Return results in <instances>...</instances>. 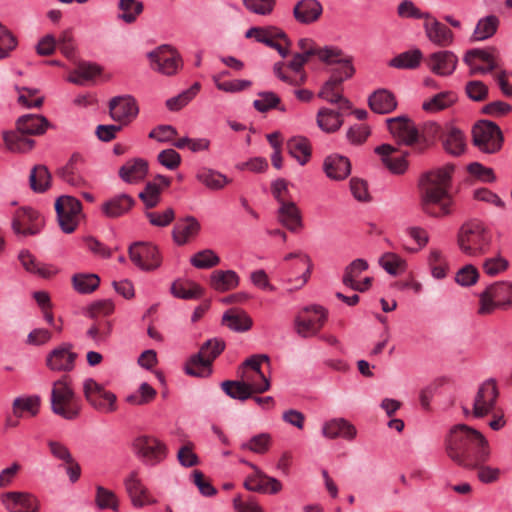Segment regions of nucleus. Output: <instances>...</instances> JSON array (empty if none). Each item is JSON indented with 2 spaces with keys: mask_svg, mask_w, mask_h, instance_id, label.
<instances>
[{
  "mask_svg": "<svg viewBox=\"0 0 512 512\" xmlns=\"http://www.w3.org/2000/svg\"><path fill=\"white\" fill-rule=\"evenodd\" d=\"M445 449L453 462L465 467L484 463L491 456L490 445L484 435L465 424L450 429L445 439Z\"/></svg>",
  "mask_w": 512,
  "mask_h": 512,
  "instance_id": "1",
  "label": "nucleus"
},
{
  "mask_svg": "<svg viewBox=\"0 0 512 512\" xmlns=\"http://www.w3.org/2000/svg\"><path fill=\"white\" fill-rule=\"evenodd\" d=\"M454 168L445 166L426 173L420 180V206L433 218H444L453 212L454 200L449 189Z\"/></svg>",
  "mask_w": 512,
  "mask_h": 512,
  "instance_id": "2",
  "label": "nucleus"
},
{
  "mask_svg": "<svg viewBox=\"0 0 512 512\" xmlns=\"http://www.w3.org/2000/svg\"><path fill=\"white\" fill-rule=\"evenodd\" d=\"M492 242L491 230L479 220L465 222L457 233V246L468 257L478 258L487 254Z\"/></svg>",
  "mask_w": 512,
  "mask_h": 512,
  "instance_id": "3",
  "label": "nucleus"
},
{
  "mask_svg": "<svg viewBox=\"0 0 512 512\" xmlns=\"http://www.w3.org/2000/svg\"><path fill=\"white\" fill-rule=\"evenodd\" d=\"M51 410L66 420H74L80 415L81 400L76 396L67 376L55 381L51 390Z\"/></svg>",
  "mask_w": 512,
  "mask_h": 512,
  "instance_id": "4",
  "label": "nucleus"
},
{
  "mask_svg": "<svg viewBox=\"0 0 512 512\" xmlns=\"http://www.w3.org/2000/svg\"><path fill=\"white\" fill-rule=\"evenodd\" d=\"M477 313L481 316L491 315L496 310L512 308V282L497 281L489 284L478 294Z\"/></svg>",
  "mask_w": 512,
  "mask_h": 512,
  "instance_id": "5",
  "label": "nucleus"
},
{
  "mask_svg": "<svg viewBox=\"0 0 512 512\" xmlns=\"http://www.w3.org/2000/svg\"><path fill=\"white\" fill-rule=\"evenodd\" d=\"M225 349V342L220 338H212L202 344L198 353L192 355L185 363L186 374L195 377H207L212 373V362Z\"/></svg>",
  "mask_w": 512,
  "mask_h": 512,
  "instance_id": "6",
  "label": "nucleus"
},
{
  "mask_svg": "<svg viewBox=\"0 0 512 512\" xmlns=\"http://www.w3.org/2000/svg\"><path fill=\"white\" fill-rule=\"evenodd\" d=\"M327 320V311L319 305L304 307L294 319L296 333L302 338L315 336Z\"/></svg>",
  "mask_w": 512,
  "mask_h": 512,
  "instance_id": "7",
  "label": "nucleus"
},
{
  "mask_svg": "<svg viewBox=\"0 0 512 512\" xmlns=\"http://www.w3.org/2000/svg\"><path fill=\"white\" fill-rule=\"evenodd\" d=\"M472 136L474 145L483 153H495L502 146L501 130L491 121L482 120L476 123L472 129Z\"/></svg>",
  "mask_w": 512,
  "mask_h": 512,
  "instance_id": "8",
  "label": "nucleus"
},
{
  "mask_svg": "<svg viewBox=\"0 0 512 512\" xmlns=\"http://www.w3.org/2000/svg\"><path fill=\"white\" fill-rule=\"evenodd\" d=\"M44 217L31 207H21L13 215L11 227L19 238L34 236L44 227Z\"/></svg>",
  "mask_w": 512,
  "mask_h": 512,
  "instance_id": "9",
  "label": "nucleus"
},
{
  "mask_svg": "<svg viewBox=\"0 0 512 512\" xmlns=\"http://www.w3.org/2000/svg\"><path fill=\"white\" fill-rule=\"evenodd\" d=\"M83 393L87 402L99 412L111 413L117 409L116 395L92 378L83 381Z\"/></svg>",
  "mask_w": 512,
  "mask_h": 512,
  "instance_id": "10",
  "label": "nucleus"
},
{
  "mask_svg": "<svg viewBox=\"0 0 512 512\" xmlns=\"http://www.w3.org/2000/svg\"><path fill=\"white\" fill-rule=\"evenodd\" d=\"M135 455L148 466L160 464L167 456V447L153 436H139L133 441Z\"/></svg>",
  "mask_w": 512,
  "mask_h": 512,
  "instance_id": "11",
  "label": "nucleus"
},
{
  "mask_svg": "<svg viewBox=\"0 0 512 512\" xmlns=\"http://www.w3.org/2000/svg\"><path fill=\"white\" fill-rule=\"evenodd\" d=\"M81 202L68 195H62L55 202V210L61 230L70 234L75 231L79 223Z\"/></svg>",
  "mask_w": 512,
  "mask_h": 512,
  "instance_id": "12",
  "label": "nucleus"
},
{
  "mask_svg": "<svg viewBox=\"0 0 512 512\" xmlns=\"http://www.w3.org/2000/svg\"><path fill=\"white\" fill-rule=\"evenodd\" d=\"M387 125L390 133L399 142L409 146L415 145L418 151L426 148V141L420 140L416 126L409 118L405 116L389 118L387 119Z\"/></svg>",
  "mask_w": 512,
  "mask_h": 512,
  "instance_id": "13",
  "label": "nucleus"
},
{
  "mask_svg": "<svg viewBox=\"0 0 512 512\" xmlns=\"http://www.w3.org/2000/svg\"><path fill=\"white\" fill-rule=\"evenodd\" d=\"M245 36L276 49L282 57H286L289 53L290 42L286 34L276 27H251Z\"/></svg>",
  "mask_w": 512,
  "mask_h": 512,
  "instance_id": "14",
  "label": "nucleus"
},
{
  "mask_svg": "<svg viewBox=\"0 0 512 512\" xmlns=\"http://www.w3.org/2000/svg\"><path fill=\"white\" fill-rule=\"evenodd\" d=\"M151 67L167 76L174 75L182 66L179 53L169 45H162L148 53Z\"/></svg>",
  "mask_w": 512,
  "mask_h": 512,
  "instance_id": "15",
  "label": "nucleus"
},
{
  "mask_svg": "<svg viewBox=\"0 0 512 512\" xmlns=\"http://www.w3.org/2000/svg\"><path fill=\"white\" fill-rule=\"evenodd\" d=\"M131 261L141 270H155L161 265L158 248L146 242H136L129 247Z\"/></svg>",
  "mask_w": 512,
  "mask_h": 512,
  "instance_id": "16",
  "label": "nucleus"
},
{
  "mask_svg": "<svg viewBox=\"0 0 512 512\" xmlns=\"http://www.w3.org/2000/svg\"><path fill=\"white\" fill-rule=\"evenodd\" d=\"M354 74V67L352 64H344V75L333 74L330 80H328L319 92V97L332 104H340L341 108H349L350 102L342 96L340 89L341 83L350 78Z\"/></svg>",
  "mask_w": 512,
  "mask_h": 512,
  "instance_id": "17",
  "label": "nucleus"
},
{
  "mask_svg": "<svg viewBox=\"0 0 512 512\" xmlns=\"http://www.w3.org/2000/svg\"><path fill=\"white\" fill-rule=\"evenodd\" d=\"M111 118L121 125L131 123L139 113L136 100L130 95L113 97L109 102Z\"/></svg>",
  "mask_w": 512,
  "mask_h": 512,
  "instance_id": "18",
  "label": "nucleus"
},
{
  "mask_svg": "<svg viewBox=\"0 0 512 512\" xmlns=\"http://www.w3.org/2000/svg\"><path fill=\"white\" fill-rule=\"evenodd\" d=\"M498 397V389L496 382L493 379L484 381L475 396L473 403V415L481 418L491 413L495 407Z\"/></svg>",
  "mask_w": 512,
  "mask_h": 512,
  "instance_id": "19",
  "label": "nucleus"
},
{
  "mask_svg": "<svg viewBox=\"0 0 512 512\" xmlns=\"http://www.w3.org/2000/svg\"><path fill=\"white\" fill-rule=\"evenodd\" d=\"M294 262L289 267L288 281L295 282V288L304 286L311 274L312 263L308 255L297 252L289 253L284 257V261Z\"/></svg>",
  "mask_w": 512,
  "mask_h": 512,
  "instance_id": "20",
  "label": "nucleus"
},
{
  "mask_svg": "<svg viewBox=\"0 0 512 512\" xmlns=\"http://www.w3.org/2000/svg\"><path fill=\"white\" fill-rule=\"evenodd\" d=\"M463 60L469 66L470 75L487 74L496 68L495 56L491 50H469Z\"/></svg>",
  "mask_w": 512,
  "mask_h": 512,
  "instance_id": "21",
  "label": "nucleus"
},
{
  "mask_svg": "<svg viewBox=\"0 0 512 512\" xmlns=\"http://www.w3.org/2000/svg\"><path fill=\"white\" fill-rule=\"evenodd\" d=\"M375 153L381 157L382 163L393 174H402L407 170L406 155L399 153L394 146L382 144L375 148Z\"/></svg>",
  "mask_w": 512,
  "mask_h": 512,
  "instance_id": "22",
  "label": "nucleus"
},
{
  "mask_svg": "<svg viewBox=\"0 0 512 512\" xmlns=\"http://www.w3.org/2000/svg\"><path fill=\"white\" fill-rule=\"evenodd\" d=\"M124 486L133 506L143 507L146 504L155 502L149 499V491L143 484L137 471H131L125 477Z\"/></svg>",
  "mask_w": 512,
  "mask_h": 512,
  "instance_id": "23",
  "label": "nucleus"
},
{
  "mask_svg": "<svg viewBox=\"0 0 512 512\" xmlns=\"http://www.w3.org/2000/svg\"><path fill=\"white\" fill-rule=\"evenodd\" d=\"M1 501L10 512H38L36 498L28 493L8 492L2 495Z\"/></svg>",
  "mask_w": 512,
  "mask_h": 512,
  "instance_id": "24",
  "label": "nucleus"
},
{
  "mask_svg": "<svg viewBox=\"0 0 512 512\" xmlns=\"http://www.w3.org/2000/svg\"><path fill=\"white\" fill-rule=\"evenodd\" d=\"M426 37L439 47H447L453 42V32L430 14L424 23Z\"/></svg>",
  "mask_w": 512,
  "mask_h": 512,
  "instance_id": "25",
  "label": "nucleus"
},
{
  "mask_svg": "<svg viewBox=\"0 0 512 512\" xmlns=\"http://www.w3.org/2000/svg\"><path fill=\"white\" fill-rule=\"evenodd\" d=\"M269 362L267 355H254L245 360L244 365L252 369V374L247 375L248 381L253 383L254 391L256 393H263L270 388L269 379L261 371V364Z\"/></svg>",
  "mask_w": 512,
  "mask_h": 512,
  "instance_id": "26",
  "label": "nucleus"
},
{
  "mask_svg": "<svg viewBox=\"0 0 512 512\" xmlns=\"http://www.w3.org/2000/svg\"><path fill=\"white\" fill-rule=\"evenodd\" d=\"M427 63L433 73L439 76H449L455 71L458 58L453 52L444 50L431 54Z\"/></svg>",
  "mask_w": 512,
  "mask_h": 512,
  "instance_id": "27",
  "label": "nucleus"
},
{
  "mask_svg": "<svg viewBox=\"0 0 512 512\" xmlns=\"http://www.w3.org/2000/svg\"><path fill=\"white\" fill-rule=\"evenodd\" d=\"M323 170L328 178L340 181L350 175L351 163L346 156L331 154L324 159Z\"/></svg>",
  "mask_w": 512,
  "mask_h": 512,
  "instance_id": "28",
  "label": "nucleus"
},
{
  "mask_svg": "<svg viewBox=\"0 0 512 512\" xmlns=\"http://www.w3.org/2000/svg\"><path fill=\"white\" fill-rule=\"evenodd\" d=\"M76 353L67 346L53 349L46 358V364L52 371H71L74 368Z\"/></svg>",
  "mask_w": 512,
  "mask_h": 512,
  "instance_id": "29",
  "label": "nucleus"
},
{
  "mask_svg": "<svg viewBox=\"0 0 512 512\" xmlns=\"http://www.w3.org/2000/svg\"><path fill=\"white\" fill-rule=\"evenodd\" d=\"M200 223L193 216L179 219L172 230V237L177 245H185L194 239L200 231Z\"/></svg>",
  "mask_w": 512,
  "mask_h": 512,
  "instance_id": "30",
  "label": "nucleus"
},
{
  "mask_svg": "<svg viewBox=\"0 0 512 512\" xmlns=\"http://www.w3.org/2000/svg\"><path fill=\"white\" fill-rule=\"evenodd\" d=\"M134 204L132 196L122 193L105 201L101 205V211L108 218H118L128 213Z\"/></svg>",
  "mask_w": 512,
  "mask_h": 512,
  "instance_id": "31",
  "label": "nucleus"
},
{
  "mask_svg": "<svg viewBox=\"0 0 512 512\" xmlns=\"http://www.w3.org/2000/svg\"><path fill=\"white\" fill-rule=\"evenodd\" d=\"M323 7L318 0H300L294 6L293 15L301 24L316 22L322 15Z\"/></svg>",
  "mask_w": 512,
  "mask_h": 512,
  "instance_id": "32",
  "label": "nucleus"
},
{
  "mask_svg": "<svg viewBox=\"0 0 512 512\" xmlns=\"http://www.w3.org/2000/svg\"><path fill=\"white\" fill-rule=\"evenodd\" d=\"M322 434L330 439L342 437L347 440H352L356 436V428L343 418L332 419L324 423Z\"/></svg>",
  "mask_w": 512,
  "mask_h": 512,
  "instance_id": "33",
  "label": "nucleus"
},
{
  "mask_svg": "<svg viewBox=\"0 0 512 512\" xmlns=\"http://www.w3.org/2000/svg\"><path fill=\"white\" fill-rule=\"evenodd\" d=\"M148 172V163L143 159H133L127 161L119 169L120 178L129 184H135L142 181Z\"/></svg>",
  "mask_w": 512,
  "mask_h": 512,
  "instance_id": "34",
  "label": "nucleus"
},
{
  "mask_svg": "<svg viewBox=\"0 0 512 512\" xmlns=\"http://www.w3.org/2000/svg\"><path fill=\"white\" fill-rule=\"evenodd\" d=\"M278 220L291 232H298L302 228L301 213L293 201L279 205Z\"/></svg>",
  "mask_w": 512,
  "mask_h": 512,
  "instance_id": "35",
  "label": "nucleus"
},
{
  "mask_svg": "<svg viewBox=\"0 0 512 512\" xmlns=\"http://www.w3.org/2000/svg\"><path fill=\"white\" fill-rule=\"evenodd\" d=\"M368 104L371 110L378 114L390 113L397 107L395 96L386 89H379L371 94Z\"/></svg>",
  "mask_w": 512,
  "mask_h": 512,
  "instance_id": "36",
  "label": "nucleus"
},
{
  "mask_svg": "<svg viewBox=\"0 0 512 512\" xmlns=\"http://www.w3.org/2000/svg\"><path fill=\"white\" fill-rule=\"evenodd\" d=\"M196 179L206 188L214 191L223 189L231 182L226 175L207 167H202L198 170Z\"/></svg>",
  "mask_w": 512,
  "mask_h": 512,
  "instance_id": "37",
  "label": "nucleus"
},
{
  "mask_svg": "<svg viewBox=\"0 0 512 512\" xmlns=\"http://www.w3.org/2000/svg\"><path fill=\"white\" fill-rule=\"evenodd\" d=\"M48 126V120L38 114L23 115L17 120V128L27 135H41L47 130Z\"/></svg>",
  "mask_w": 512,
  "mask_h": 512,
  "instance_id": "38",
  "label": "nucleus"
},
{
  "mask_svg": "<svg viewBox=\"0 0 512 512\" xmlns=\"http://www.w3.org/2000/svg\"><path fill=\"white\" fill-rule=\"evenodd\" d=\"M239 284V277L233 270H216L210 276L211 287L219 292H225L236 288Z\"/></svg>",
  "mask_w": 512,
  "mask_h": 512,
  "instance_id": "39",
  "label": "nucleus"
},
{
  "mask_svg": "<svg viewBox=\"0 0 512 512\" xmlns=\"http://www.w3.org/2000/svg\"><path fill=\"white\" fill-rule=\"evenodd\" d=\"M223 323L232 331L246 332L252 327V319L244 311L228 310L223 314Z\"/></svg>",
  "mask_w": 512,
  "mask_h": 512,
  "instance_id": "40",
  "label": "nucleus"
},
{
  "mask_svg": "<svg viewBox=\"0 0 512 512\" xmlns=\"http://www.w3.org/2000/svg\"><path fill=\"white\" fill-rule=\"evenodd\" d=\"M457 101V95L453 91L437 93L422 103V109L428 113H436L451 107Z\"/></svg>",
  "mask_w": 512,
  "mask_h": 512,
  "instance_id": "41",
  "label": "nucleus"
},
{
  "mask_svg": "<svg viewBox=\"0 0 512 512\" xmlns=\"http://www.w3.org/2000/svg\"><path fill=\"white\" fill-rule=\"evenodd\" d=\"M316 56L320 61L327 64H338L339 68L334 74L344 75V64H352L351 60L344 56L343 52L339 48L333 46L319 47L316 50Z\"/></svg>",
  "mask_w": 512,
  "mask_h": 512,
  "instance_id": "42",
  "label": "nucleus"
},
{
  "mask_svg": "<svg viewBox=\"0 0 512 512\" xmlns=\"http://www.w3.org/2000/svg\"><path fill=\"white\" fill-rule=\"evenodd\" d=\"M288 153L297 160L300 165H305L311 156V146L307 138L295 136L287 141Z\"/></svg>",
  "mask_w": 512,
  "mask_h": 512,
  "instance_id": "43",
  "label": "nucleus"
},
{
  "mask_svg": "<svg viewBox=\"0 0 512 512\" xmlns=\"http://www.w3.org/2000/svg\"><path fill=\"white\" fill-rule=\"evenodd\" d=\"M4 141L12 152H28L34 146V140L17 128L15 131L5 132Z\"/></svg>",
  "mask_w": 512,
  "mask_h": 512,
  "instance_id": "44",
  "label": "nucleus"
},
{
  "mask_svg": "<svg viewBox=\"0 0 512 512\" xmlns=\"http://www.w3.org/2000/svg\"><path fill=\"white\" fill-rule=\"evenodd\" d=\"M342 124L343 119L339 112L329 108L319 109L317 113V125L322 131L326 133L336 132Z\"/></svg>",
  "mask_w": 512,
  "mask_h": 512,
  "instance_id": "45",
  "label": "nucleus"
},
{
  "mask_svg": "<svg viewBox=\"0 0 512 512\" xmlns=\"http://www.w3.org/2000/svg\"><path fill=\"white\" fill-rule=\"evenodd\" d=\"M223 391L231 398L244 401L248 399L254 391L253 383L240 381H224L221 384Z\"/></svg>",
  "mask_w": 512,
  "mask_h": 512,
  "instance_id": "46",
  "label": "nucleus"
},
{
  "mask_svg": "<svg viewBox=\"0 0 512 512\" xmlns=\"http://www.w3.org/2000/svg\"><path fill=\"white\" fill-rule=\"evenodd\" d=\"M101 73L98 65L83 62L69 75L68 81L77 85H83Z\"/></svg>",
  "mask_w": 512,
  "mask_h": 512,
  "instance_id": "47",
  "label": "nucleus"
},
{
  "mask_svg": "<svg viewBox=\"0 0 512 512\" xmlns=\"http://www.w3.org/2000/svg\"><path fill=\"white\" fill-rule=\"evenodd\" d=\"M171 293L180 299H198L203 294V289L192 281H175L171 285Z\"/></svg>",
  "mask_w": 512,
  "mask_h": 512,
  "instance_id": "48",
  "label": "nucleus"
},
{
  "mask_svg": "<svg viewBox=\"0 0 512 512\" xmlns=\"http://www.w3.org/2000/svg\"><path fill=\"white\" fill-rule=\"evenodd\" d=\"M18 258L27 272L37 274L42 277H50L54 273L51 267L39 263L28 250H22L19 253Z\"/></svg>",
  "mask_w": 512,
  "mask_h": 512,
  "instance_id": "49",
  "label": "nucleus"
},
{
  "mask_svg": "<svg viewBox=\"0 0 512 512\" xmlns=\"http://www.w3.org/2000/svg\"><path fill=\"white\" fill-rule=\"evenodd\" d=\"M499 19L495 15H488L479 19L474 32L473 38L477 41H483L492 37L498 28Z\"/></svg>",
  "mask_w": 512,
  "mask_h": 512,
  "instance_id": "50",
  "label": "nucleus"
},
{
  "mask_svg": "<svg viewBox=\"0 0 512 512\" xmlns=\"http://www.w3.org/2000/svg\"><path fill=\"white\" fill-rule=\"evenodd\" d=\"M51 175L44 165L35 166L29 175L30 187L37 193H42L50 186Z\"/></svg>",
  "mask_w": 512,
  "mask_h": 512,
  "instance_id": "51",
  "label": "nucleus"
},
{
  "mask_svg": "<svg viewBox=\"0 0 512 512\" xmlns=\"http://www.w3.org/2000/svg\"><path fill=\"white\" fill-rule=\"evenodd\" d=\"M509 268V261L501 253L487 257L482 262V270L489 277L503 274Z\"/></svg>",
  "mask_w": 512,
  "mask_h": 512,
  "instance_id": "52",
  "label": "nucleus"
},
{
  "mask_svg": "<svg viewBox=\"0 0 512 512\" xmlns=\"http://www.w3.org/2000/svg\"><path fill=\"white\" fill-rule=\"evenodd\" d=\"M379 265L390 275L396 276L403 273L407 264L398 254L386 252L379 258Z\"/></svg>",
  "mask_w": 512,
  "mask_h": 512,
  "instance_id": "53",
  "label": "nucleus"
},
{
  "mask_svg": "<svg viewBox=\"0 0 512 512\" xmlns=\"http://www.w3.org/2000/svg\"><path fill=\"white\" fill-rule=\"evenodd\" d=\"M156 395V390L147 382H143L137 391L126 396L125 401L133 406H142L152 402Z\"/></svg>",
  "mask_w": 512,
  "mask_h": 512,
  "instance_id": "54",
  "label": "nucleus"
},
{
  "mask_svg": "<svg viewBox=\"0 0 512 512\" xmlns=\"http://www.w3.org/2000/svg\"><path fill=\"white\" fill-rule=\"evenodd\" d=\"M445 150L455 156L463 153L465 149V137L461 130L451 127L444 139Z\"/></svg>",
  "mask_w": 512,
  "mask_h": 512,
  "instance_id": "55",
  "label": "nucleus"
},
{
  "mask_svg": "<svg viewBox=\"0 0 512 512\" xmlns=\"http://www.w3.org/2000/svg\"><path fill=\"white\" fill-rule=\"evenodd\" d=\"M422 52L419 49L403 52L390 61V66L398 69H414L420 65Z\"/></svg>",
  "mask_w": 512,
  "mask_h": 512,
  "instance_id": "56",
  "label": "nucleus"
},
{
  "mask_svg": "<svg viewBox=\"0 0 512 512\" xmlns=\"http://www.w3.org/2000/svg\"><path fill=\"white\" fill-rule=\"evenodd\" d=\"M118 8L121 13L118 18L125 23H133L137 17L143 12V3L137 0H119Z\"/></svg>",
  "mask_w": 512,
  "mask_h": 512,
  "instance_id": "57",
  "label": "nucleus"
},
{
  "mask_svg": "<svg viewBox=\"0 0 512 512\" xmlns=\"http://www.w3.org/2000/svg\"><path fill=\"white\" fill-rule=\"evenodd\" d=\"M74 289L80 294H89L96 290L100 283V278L96 274H75L72 277Z\"/></svg>",
  "mask_w": 512,
  "mask_h": 512,
  "instance_id": "58",
  "label": "nucleus"
},
{
  "mask_svg": "<svg viewBox=\"0 0 512 512\" xmlns=\"http://www.w3.org/2000/svg\"><path fill=\"white\" fill-rule=\"evenodd\" d=\"M40 401V397L37 395L17 397L13 401L14 414L20 416L25 411L31 416H36L39 412Z\"/></svg>",
  "mask_w": 512,
  "mask_h": 512,
  "instance_id": "59",
  "label": "nucleus"
},
{
  "mask_svg": "<svg viewBox=\"0 0 512 512\" xmlns=\"http://www.w3.org/2000/svg\"><path fill=\"white\" fill-rule=\"evenodd\" d=\"M190 263L198 269H209L218 265L220 258L213 250L204 249L195 253L191 257Z\"/></svg>",
  "mask_w": 512,
  "mask_h": 512,
  "instance_id": "60",
  "label": "nucleus"
},
{
  "mask_svg": "<svg viewBox=\"0 0 512 512\" xmlns=\"http://www.w3.org/2000/svg\"><path fill=\"white\" fill-rule=\"evenodd\" d=\"M367 269L368 263L366 260L361 258L353 260L345 269L342 279L343 284L352 288L357 282V278Z\"/></svg>",
  "mask_w": 512,
  "mask_h": 512,
  "instance_id": "61",
  "label": "nucleus"
},
{
  "mask_svg": "<svg viewBox=\"0 0 512 512\" xmlns=\"http://www.w3.org/2000/svg\"><path fill=\"white\" fill-rule=\"evenodd\" d=\"M271 445V436L268 433H261L253 436L249 441L241 444V449L249 450L257 454L266 453Z\"/></svg>",
  "mask_w": 512,
  "mask_h": 512,
  "instance_id": "62",
  "label": "nucleus"
},
{
  "mask_svg": "<svg viewBox=\"0 0 512 512\" xmlns=\"http://www.w3.org/2000/svg\"><path fill=\"white\" fill-rule=\"evenodd\" d=\"M479 277L480 273L476 266L473 264H466L457 271L455 281L460 286L470 287L478 282Z\"/></svg>",
  "mask_w": 512,
  "mask_h": 512,
  "instance_id": "63",
  "label": "nucleus"
},
{
  "mask_svg": "<svg viewBox=\"0 0 512 512\" xmlns=\"http://www.w3.org/2000/svg\"><path fill=\"white\" fill-rule=\"evenodd\" d=\"M95 502L100 509H118V499L115 493L103 486L96 487Z\"/></svg>",
  "mask_w": 512,
  "mask_h": 512,
  "instance_id": "64",
  "label": "nucleus"
}]
</instances>
